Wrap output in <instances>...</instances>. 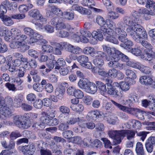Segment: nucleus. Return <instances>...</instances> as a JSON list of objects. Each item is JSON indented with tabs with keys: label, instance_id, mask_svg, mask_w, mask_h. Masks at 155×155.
I'll list each match as a JSON object with an SVG mask.
<instances>
[{
	"label": "nucleus",
	"instance_id": "nucleus-20",
	"mask_svg": "<svg viewBox=\"0 0 155 155\" xmlns=\"http://www.w3.org/2000/svg\"><path fill=\"white\" fill-rule=\"evenodd\" d=\"M97 87L96 85L95 84L90 82L89 84L86 88H85V91L87 93L94 94L97 91Z\"/></svg>",
	"mask_w": 155,
	"mask_h": 155
},
{
	"label": "nucleus",
	"instance_id": "nucleus-22",
	"mask_svg": "<svg viewBox=\"0 0 155 155\" xmlns=\"http://www.w3.org/2000/svg\"><path fill=\"white\" fill-rule=\"evenodd\" d=\"M135 151L137 155H145L143 145L140 142H138L137 143Z\"/></svg>",
	"mask_w": 155,
	"mask_h": 155
},
{
	"label": "nucleus",
	"instance_id": "nucleus-26",
	"mask_svg": "<svg viewBox=\"0 0 155 155\" xmlns=\"http://www.w3.org/2000/svg\"><path fill=\"white\" fill-rule=\"evenodd\" d=\"M55 66L54 69L56 70H59L61 67L65 64V62L64 59L62 58L58 59L57 61L54 60Z\"/></svg>",
	"mask_w": 155,
	"mask_h": 155
},
{
	"label": "nucleus",
	"instance_id": "nucleus-28",
	"mask_svg": "<svg viewBox=\"0 0 155 155\" xmlns=\"http://www.w3.org/2000/svg\"><path fill=\"white\" fill-rule=\"evenodd\" d=\"M85 33V32L84 31H81L80 32H77L74 34H73L71 35V37L75 41L78 42L80 41L81 35H84Z\"/></svg>",
	"mask_w": 155,
	"mask_h": 155
},
{
	"label": "nucleus",
	"instance_id": "nucleus-43",
	"mask_svg": "<svg viewBox=\"0 0 155 155\" xmlns=\"http://www.w3.org/2000/svg\"><path fill=\"white\" fill-rule=\"evenodd\" d=\"M62 45H63L64 48L67 51L71 53H73V50L75 46L65 42H64V44Z\"/></svg>",
	"mask_w": 155,
	"mask_h": 155
},
{
	"label": "nucleus",
	"instance_id": "nucleus-46",
	"mask_svg": "<svg viewBox=\"0 0 155 155\" xmlns=\"http://www.w3.org/2000/svg\"><path fill=\"white\" fill-rule=\"evenodd\" d=\"M129 51L133 54L136 56L140 55L142 53L141 51L139 48L138 47L132 48Z\"/></svg>",
	"mask_w": 155,
	"mask_h": 155
},
{
	"label": "nucleus",
	"instance_id": "nucleus-25",
	"mask_svg": "<svg viewBox=\"0 0 155 155\" xmlns=\"http://www.w3.org/2000/svg\"><path fill=\"white\" fill-rule=\"evenodd\" d=\"M64 42H62L59 44H57L55 48L54 51V54L57 55H61L62 54L61 51L64 48L62 45Z\"/></svg>",
	"mask_w": 155,
	"mask_h": 155
},
{
	"label": "nucleus",
	"instance_id": "nucleus-45",
	"mask_svg": "<svg viewBox=\"0 0 155 155\" xmlns=\"http://www.w3.org/2000/svg\"><path fill=\"white\" fill-rule=\"evenodd\" d=\"M116 33L118 36H127V33L120 27H116L115 29Z\"/></svg>",
	"mask_w": 155,
	"mask_h": 155
},
{
	"label": "nucleus",
	"instance_id": "nucleus-21",
	"mask_svg": "<svg viewBox=\"0 0 155 155\" xmlns=\"http://www.w3.org/2000/svg\"><path fill=\"white\" fill-rule=\"evenodd\" d=\"M137 69L142 73L146 74H151L153 72V70L151 68L143 64L139 65Z\"/></svg>",
	"mask_w": 155,
	"mask_h": 155
},
{
	"label": "nucleus",
	"instance_id": "nucleus-29",
	"mask_svg": "<svg viewBox=\"0 0 155 155\" xmlns=\"http://www.w3.org/2000/svg\"><path fill=\"white\" fill-rule=\"evenodd\" d=\"M50 14L53 13L57 15L60 16L62 15L63 12L60 9L55 6H52L51 7Z\"/></svg>",
	"mask_w": 155,
	"mask_h": 155
},
{
	"label": "nucleus",
	"instance_id": "nucleus-52",
	"mask_svg": "<svg viewBox=\"0 0 155 155\" xmlns=\"http://www.w3.org/2000/svg\"><path fill=\"white\" fill-rule=\"evenodd\" d=\"M53 50V48L48 45H43L42 47V50L44 52H51Z\"/></svg>",
	"mask_w": 155,
	"mask_h": 155
},
{
	"label": "nucleus",
	"instance_id": "nucleus-34",
	"mask_svg": "<svg viewBox=\"0 0 155 155\" xmlns=\"http://www.w3.org/2000/svg\"><path fill=\"white\" fill-rule=\"evenodd\" d=\"M62 15L65 19L68 20H72L74 18V13L72 12H64Z\"/></svg>",
	"mask_w": 155,
	"mask_h": 155
},
{
	"label": "nucleus",
	"instance_id": "nucleus-13",
	"mask_svg": "<svg viewBox=\"0 0 155 155\" xmlns=\"http://www.w3.org/2000/svg\"><path fill=\"white\" fill-rule=\"evenodd\" d=\"M72 10L77 11L81 14L90 15L91 13V11L82 7L79 6L77 4H74L71 7Z\"/></svg>",
	"mask_w": 155,
	"mask_h": 155
},
{
	"label": "nucleus",
	"instance_id": "nucleus-15",
	"mask_svg": "<svg viewBox=\"0 0 155 155\" xmlns=\"http://www.w3.org/2000/svg\"><path fill=\"white\" fill-rule=\"evenodd\" d=\"M114 10V7L107 10L108 12L107 19L108 21L109 20H110V21H113L112 20H116L119 17V15L115 12L113 11Z\"/></svg>",
	"mask_w": 155,
	"mask_h": 155
},
{
	"label": "nucleus",
	"instance_id": "nucleus-48",
	"mask_svg": "<svg viewBox=\"0 0 155 155\" xmlns=\"http://www.w3.org/2000/svg\"><path fill=\"white\" fill-rule=\"evenodd\" d=\"M118 71L115 69L112 68L109 70L108 71V77H110L112 78H115Z\"/></svg>",
	"mask_w": 155,
	"mask_h": 155
},
{
	"label": "nucleus",
	"instance_id": "nucleus-10",
	"mask_svg": "<svg viewBox=\"0 0 155 155\" xmlns=\"http://www.w3.org/2000/svg\"><path fill=\"white\" fill-rule=\"evenodd\" d=\"M20 150L25 155H32L35 150V146L33 144L21 146Z\"/></svg>",
	"mask_w": 155,
	"mask_h": 155
},
{
	"label": "nucleus",
	"instance_id": "nucleus-33",
	"mask_svg": "<svg viewBox=\"0 0 155 155\" xmlns=\"http://www.w3.org/2000/svg\"><path fill=\"white\" fill-rule=\"evenodd\" d=\"M114 52L111 54V57L114 60H119L120 59L122 53L118 50H116L114 48Z\"/></svg>",
	"mask_w": 155,
	"mask_h": 155
},
{
	"label": "nucleus",
	"instance_id": "nucleus-30",
	"mask_svg": "<svg viewBox=\"0 0 155 155\" xmlns=\"http://www.w3.org/2000/svg\"><path fill=\"white\" fill-rule=\"evenodd\" d=\"M50 118H49L48 116L46 114L45 112L42 114V116L40 118L41 121L43 124L49 125Z\"/></svg>",
	"mask_w": 155,
	"mask_h": 155
},
{
	"label": "nucleus",
	"instance_id": "nucleus-42",
	"mask_svg": "<svg viewBox=\"0 0 155 155\" xmlns=\"http://www.w3.org/2000/svg\"><path fill=\"white\" fill-rule=\"evenodd\" d=\"M93 63L95 66L100 67L103 65L104 61L102 58H96L93 60Z\"/></svg>",
	"mask_w": 155,
	"mask_h": 155
},
{
	"label": "nucleus",
	"instance_id": "nucleus-50",
	"mask_svg": "<svg viewBox=\"0 0 155 155\" xmlns=\"http://www.w3.org/2000/svg\"><path fill=\"white\" fill-rule=\"evenodd\" d=\"M69 128V126L67 121L65 123L63 122L61 123L58 127V130L62 131L68 129Z\"/></svg>",
	"mask_w": 155,
	"mask_h": 155
},
{
	"label": "nucleus",
	"instance_id": "nucleus-3",
	"mask_svg": "<svg viewBox=\"0 0 155 155\" xmlns=\"http://www.w3.org/2000/svg\"><path fill=\"white\" fill-rule=\"evenodd\" d=\"M111 101L115 106L121 110L127 113L134 115L141 120H143L144 119V112L143 111L137 108L128 107L123 106L112 100H111Z\"/></svg>",
	"mask_w": 155,
	"mask_h": 155
},
{
	"label": "nucleus",
	"instance_id": "nucleus-36",
	"mask_svg": "<svg viewBox=\"0 0 155 155\" xmlns=\"http://www.w3.org/2000/svg\"><path fill=\"white\" fill-rule=\"evenodd\" d=\"M77 60L80 64L82 65L88 61V58L86 55H82L78 57Z\"/></svg>",
	"mask_w": 155,
	"mask_h": 155
},
{
	"label": "nucleus",
	"instance_id": "nucleus-63",
	"mask_svg": "<svg viewBox=\"0 0 155 155\" xmlns=\"http://www.w3.org/2000/svg\"><path fill=\"white\" fill-rule=\"evenodd\" d=\"M18 78H22L24 76L26 69L24 67H20L18 70Z\"/></svg>",
	"mask_w": 155,
	"mask_h": 155
},
{
	"label": "nucleus",
	"instance_id": "nucleus-32",
	"mask_svg": "<svg viewBox=\"0 0 155 155\" xmlns=\"http://www.w3.org/2000/svg\"><path fill=\"white\" fill-rule=\"evenodd\" d=\"M95 51L93 48L91 47H87L84 48L83 52L85 54H90L91 56L93 57L94 56V52Z\"/></svg>",
	"mask_w": 155,
	"mask_h": 155
},
{
	"label": "nucleus",
	"instance_id": "nucleus-53",
	"mask_svg": "<svg viewBox=\"0 0 155 155\" xmlns=\"http://www.w3.org/2000/svg\"><path fill=\"white\" fill-rule=\"evenodd\" d=\"M22 100L19 97H15L13 101V103L14 106L16 107H21Z\"/></svg>",
	"mask_w": 155,
	"mask_h": 155
},
{
	"label": "nucleus",
	"instance_id": "nucleus-17",
	"mask_svg": "<svg viewBox=\"0 0 155 155\" xmlns=\"http://www.w3.org/2000/svg\"><path fill=\"white\" fill-rule=\"evenodd\" d=\"M118 61L113 60L112 61H109L107 63V65L110 68L121 70L123 68L124 64L120 63Z\"/></svg>",
	"mask_w": 155,
	"mask_h": 155
},
{
	"label": "nucleus",
	"instance_id": "nucleus-39",
	"mask_svg": "<svg viewBox=\"0 0 155 155\" xmlns=\"http://www.w3.org/2000/svg\"><path fill=\"white\" fill-rule=\"evenodd\" d=\"M29 121L27 120H22L21 122L19 123V124L18 126V127L20 128L23 129H27L30 127L31 125L28 123Z\"/></svg>",
	"mask_w": 155,
	"mask_h": 155
},
{
	"label": "nucleus",
	"instance_id": "nucleus-31",
	"mask_svg": "<svg viewBox=\"0 0 155 155\" xmlns=\"http://www.w3.org/2000/svg\"><path fill=\"white\" fill-rule=\"evenodd\" d=\"M133 42L127 40L124 42L121 43L120 45L121 47H122L126 49H130V48L133 45Z\"/></svg>",
	"mask_w": 155,
	"mask_h": 155
},
{
	"label": "nucleus",
	"instance_id": "nucleus-54",
	"mask_svg": "<svg viewBox=\"0 0 155 155\" xmlns=\"http://www.w3.org/2000/svg\"><path fill=\"white\" fill-rule=\"evenodd\" d=\"M23 120L22 116L20 115H16L14 117L13 122L15 125L17 127L20 125L19 123Z\"/></svg>",
	"mask_w": 155,
	"mask_h": 155
},
{
	"label": "nucleus",
	"instance_id": "nucleus-7",
	"mask_svg": "<svg viewBox=\"0 0 155 155\" xmlns=\"http://www.w3.org/2000/svg\"><path fill=\"white\" fill-rule=\"evenodd\" d=\"M121 130H110L108 132L109 137L114 139L115 144H118L121 142Z\"/></svg>",
	"mask_w": 155,
	"mask_h": 155
},
{
	"label": "nucleus",
	"instance_id": "nucleus-60",
	"mask_svg": "<svg viewBox=\"0 0 155 155\" xmlns=\"http://www.w3.org/2000/svg\"><path fill=\"white\" fill-rule=\"evenodd\" d=\"M94 55L93 57L103 58L106 56V54L101 51H95Z\"/></svg>",
	"mask_w": 155,
	"mask_h": 155
},
{
	"label": "nucleus",
	"instance_id": "nucleus-41",
	"mask_svg": "<svg viewBox=\"0 0 155 155\" xmlns=\"http://www.w3.org/2000/svg\"><path fill=\"white\" fill-rule=\"evenodd\" d=\"M126 74L129 78L131 79H134L137 78L135 73L132 70L127 69L126 70Z\"/></svg>",
	"mask_w": 155,
	"mask_h": 155
},
{
	"label": "nucleus",
	"instance_id": "nucleus-57",
	"mask_svg": "<svg viewBox=\"0 0 155 155\" xmlns=\"http://www.w3.org/2000/svg\"><path fill=\"white\" fill-rule=\"evenodd\" d=\"M74 95L77 99H81L84 97V94L80 90H75L74 93Z\"/></svg>",
	"mask_w": 155,
	"mask_h": 155
},
{
	"label": "nucleus",
	"instance_id": "nucleus-44",
	"mask_svg": "<svg viewBox=\"0 0 155 155\" xmlns=\"http://www.w3.org/2000/svg\"><path fill=\"white\" fill-rule=\"evenodd\" d=\"M83 144L84 146L87 147L92 146L91 138L89 137L84 138L83 140Z\"/></svg>",
	"mask_w": 155,
	"mask_h": 155
},
{
	"label": "nucleus",
	"instance_id": "nucleus-4",
	"mask_svg": "<svg viewBox=\"0 0 155 155\" xmlns=\"http://www.w3.org/2000/svg\"><path fill=\"white\" fill-rule=\"evenodd\" d=\"M0 118L5 120L12 115V111L5 103V99L0 96Z\"/></svg>",
	"mask_w": 155,
	"mask_h": 155
},
{
	"label": "nucleus",
	"instance_id": "nucleus-16",
	"mask_svg": "<svg viewBox=\"0 0 155 155\" xmlns=\"http://www.w3.org/2000/svg\"><path fill=\"white\" fill-rule=\"evenodd\" d=\"M0 19L3 23L7 26H10L14 24V22L10 17L3 14L0 13Z\"/></svg>",
	"mask_w": 155,
	"mask_h": 155
},
{
	"label": "nucleus",
	"instance_id": "nucleus-38",
	"mask_svg": "<svg viewBox=\"0 0 155 155\" xmlns=\"http://www.w3.org/2000/svg\"><path fill=\"white\" fill-rule=\"evenodd\" d=\"M107 93L108 94L110 95H114V96L117 95L118 91L116 87H112V85L108 86Z\"/></svg>",
	"mask_w": 155,
	"mask_h": 155
},
{
	"label": "nucleus",
	"instance_id": "nucleus-27",
	"mask_svg": "<svg viewBox=\"0 0 155 155\" xmlns=\"http://www.w3.org/2000/svg\"><path fill=\"white\" fill-rule=\"evenodd\" d=\"M31 37L30 39L31 44L38 42L41 38H42V36L40 34L34 32Z\"/></svg>",
	"mask_w": 155,
	"mask_h": 155
},
{
	"label": "nucleus",
	"instance_id": "nucleus-59",
	"mask_svg": "<svg viewBox=\"0 0 155 155\" xmlns=\"http://www.w3.org/2000/svg\"><path fill=\"white\" fill-rule=\"evenodd\" d=\"M59 110L61 113L64 114H69L70 111L69 108L64 105H62L59 107Z\"/></svg>",
	"mask_w": 155,
	"mask_h": 155
},
{
	"label": "nucleus",
	"instance_id": "nucleus-23",
	"mask_svg": "<svg viewBox=\"0 0 155 155\" xmlns=\"http://www.w3.org/2000/svg\"><path fill=\"white\" fill-rule=\"evenodd\" d=\"M89 83L90 82L86 79L81 78L79 80L78 83V86L80 88L85 90V88H86Z\"/></svg>",
	"mask_w": 155,
	"mask_h": 155
},
{
	"label": "nucleus",
	"instance_id": "nucleus-49",
	"mask_svg": "<svg viewBox=\"0 0 155 155\" xmlns=\"http://www.w3.org/2000/svg\"><path fill=\"white\" fill-rule=\"evenodd\" d=\"M137 133V135L140 137V139L143 141L146 138L147 135L149 133V132L146 131H141L139 132H137L136 131Z\"/></svg>",
	"mask_w": 155,
	"mask_h": 155
},
{
	"label": "nucleus",
	"instance_id": "nucleus-56",
	"mask_svg": "<svg viewBox=\"0 0 155 155\" xmlns=\"http://www.w3.org/2000/svg\"><path fill=\"white\" fill-rule=\"evenodd\" d=\"M65 25L62 20L61 19L58 23L55 26L56 30H61L65 28Z\"/></svg>",
	"mask_w": 155,
	"mask_h": 155
},
{
	"label": "nucleus",
	"instance_id": "nucleus-40",
	"mask_svg": "<svg viewBox=\"0 0 155 155\" xmlns=\"http://www.w3.org/2000/svg\"><path fill=\"white\" fill-rule=\"evenodd\" d=\"M65 92L64 90L60 87L57 88L55 91V94L58 99H61L63 98V95Z\"/></svg>",
	"mask_w": 155,
	"mask_h": 155
},
{
	"label": "nucleus",
	"instance_id": "nucleus-62",
	"mask_svg": "<svg viewBox=\"0 0 155 155\" xmlns=\"http://www.w3.org/2000/svg\"><path fill=\"white\" fill-rule=\"evenodd\" d=\"M120 88L123 91H127L130 88L129 84L127 83L124 82H120Z\"/></svg>",
	"mask_w": 155,
	"mask_h": 155
},
{
	"label": "nucleus",
	"instance_id": "nucleus-11",
	"mask_svg": "<svg viewBox=\"0 0 155 155\" xmlns=\"http://www.w3.org/2000/svg\"><path fill=\"white\" fill-rule=\"evenodd\" d=\"M10 33L14 37V39L16 40L24 41L27 38L26 35H21L19 31L15 28L12 29L10 31Z\"/></svg>",
	"mask_w": 155,
	"mask_h": 155
},
{
	"label": "nucleus",
	"instance_id": "nucleus-6",
	"mask_svg": "<svg viewBox=\"0 0 155 155\" xmlns=\"http://www.w3.org/2000/svg\"><path fill=\"white\" fill-rule=\"evenodd\" d=\"M96 22L101 27H105V28H111L115 25V23L113 21H108L106 19L105 20L104 18L100 15H98L96 18Z\"/></svg>",
	"mask_w": 155,
	"mask_h": 155
},
{
	"label": "nucleus",
	"instance_id": "nucleus-2",
	"mask_svg": "<svg viewBox=\"0 0 155 155\" xmlns=\"http://www.w3.org/2000/svg\"><path fill=\"white\" fill-rule=\"evenodd\" d=\"M137 31L135 35H133L134 34L131 33V38L136 42L138 43H141L143 47L149 50H152L153 49L152 45L148 42L146 41L147 38V35L146 30L144 28H138Z\"/></svg>",
	"mask_w": 155,
	"mask_h": 155
},
{
	"label": "nucleus",
	"instance_id": "nucleus-5",
	"mask_svg": "<svg viewBox=\"0 0 155 155\" xmlns=\"http://www.w3.org/2000/svg\"><path fill=\"white\" fill-rule=\"evenodd\" d=\"M104 27H100V29L93 31L91 34L90 33V36L92 35V38L95 39L96 41L97 40L102 41L103 38V35L105 36L107 32V30L108 29V28H105Z\"/></svg>",
	"mask_w": 155,
	"mask_h": 155
},
{
	"label": "nucleus",
	"instance_id": "nucleus-61",
	"mask_svg": "<svg viewBox=\"0 0 155 155\" xmlns=\"http://www.w3.org/2000/svg\"><path fill=\"white\" fill-rule=\"evenodd\" d=\"M63 137L65 138L69 139L73 135V132L70 130H67L64 131L62 133Z\"/></svg>",
	"mask_w": 155,
	"mask_h": 155
},
{
	"label": "nucleus",
	"instance_id": "nucleus-9",
	"mask_svg": "<svg viewBox=\"0 0 155 155\" xmlns=\"http://www.w3.org/2000/svg\"><path fill=\"white\" fill-rule=\"evenodd\" d=\"M155 146V137H149L145 143L146 149L148 152L151 153L153 150V147Z\"/></svg>",
	"mask_w": 155,
	"mask_h": 155
},
{
	"label": "nucleus",
	"instance_id": "nucleus-8",
	"mask_svg": "<svg viewBox=\"0 0 155 155\" xmlns=\"http://www.w3.org/2000/svg\"><path fill=\"white\" fill-rule=\"evenodd\" d=\"M107 31L105 35V36H106L105 40L114 44H118L119 41L114 37V34H115V33H114L113 30L111 28H108Z\"/></svg>",
	"mask_w": 155,
	"mask_h": 155
},
{
	"label": "nucleus",
	"instance_id": "nucleus-35",
	"mask_svg": "<svg viewBox=\"0 0 155 155\" xmlns=\"http://www.w3.org/2000/svg\"><path fill=\"white\" fill-rule=\"evenodd\" d=\"M23 136L28 139H35L36 138V136L35 135L32 134L31 131L28 130H24L23 132Z\"/></svg>",
	"mask_w": 155,
	"mask_h": 155
},
{
	"label": "nucleus",
	"instance_id": "nucleus-58",
	"mask_svg": "<svg viewBox=\"0 0 155 155\" xmlns=\"http://www.w3.org/2000/svg\"><path fill=\"white\" fill-rule=\"evenodd\" d=\"M151 57L150 54L147 53L145 54L142 56V58L144 60L149 61L150 64L152 65L153 61H152Z\"/></svg>",
	"mask_w": 155,
	"mask_h": 155
},
{
	"label": "nucleus",
	"instance_id": "nucleus-19",
	"mask_svg": "<svg viewBox=\"0 0 155 155\" xmlns=\"http://www.w3.org/2000/svg\"><path fill=\"white\" fill-rule=\"evenodd\" d=\"M139 81L142 84L150 85L153 83V79L149 77L143 76L140 77Z\"/></svg>",
	"mask_w": 155,
	"mask_h": 155
},
{
	"label": "nucleus",
	"instance_id": "nucleus-18",
	"mask_svg": "<svg viewBox=\"0 0 155 155\" xmlns=\"http://www.w3.org/2000/svg\"><path fill=\"white\" fill-rule=\"evenodd\" d=\"M87 116L89 117L90 120H96L98 118L101 116V112L99 111L96 110L91 111L87 114Z\"/></svg>",
	"mask_w": 155,
	"mask_h": 155
},
{
	"label": "nucleus",
	"instance_id": "nucleus-24",
	"mask_svg": "<svg viewBox=\"0 0 155 155\" xmlns=\"http://www.w3.org/2000/svg\"><path fill=\"white\" fill-rule=\"evenodd\" d=\"M29 14L30 16L36 20L41 17V14L37 9H33L31 10L29 12Z\"/></svg>",
	"mask_w": 155,
	"mask_h": 155
},
{
	"label": "nucleus",
	"instance_id": "nucleus-51",
	"mask_svg": "<svg viewBox=\"0 0 155 155\" xmlns=\"http://www.w3.org/2000/svg\"><path fill=\"white\" fill-rule=\"evenodd\" d=\"M32 87L34 90L38 92H42L44 89L43 86L40 84H34L32 86Z\"/></svg>",
	"mask_w": 155,
	"mask_h": 155
},
{
	"label": "nucleus",
	"instance_id": "nucleus-1",
	"mask_svg": "<svg viewBox=\"0 0 155 155\" xmlns=\"http://www.w3.org/2000/svg\"><path fill=\"white\" fill-rule=\"evenodd\" d=\"M123 20L124 23L128 26L126 29V31L128 35L131 38V33L135 35V33L137 32V31H138V28H144L140 25L141 21L139 18H135L131 16H126L124 18Z\"/></svg>",
	"mask_w": 155,
	"mask_h": 155
},
{
	"label": "nucleus",
	"instance_id": "nucleus-12",
	"mask_svg": "<svg viewBox=\"0 0 155 155\" xmlns=\"http://www.w3.org/2000/svg\"><path fill=\"white\" fill-rule=\"evenodd\" d=\"M15 47L18 49L22 52H24L29 49V46L24 41H16L14 43Z\"/></svg>",
	"mask_w": 155,
	"mask_h": 155
},
{
	"label": "nucleus",
	"instance_id": "nucleus-47",
	"mask_svg": "<svg viewBox=\"0 0 155 155\" xmlns=\"http://www.w3.org/2000/svg\"><path fill=\"white\" fill-rule=\"evenodd\" d=\"M78 120H77V122L79 126L82 128H85L86 127V120L84 117H78Z\"/></svg>",
	"mask_w": 155,
	"mask_h": 155
},
{
	"label": "nucleus",
	"instance_id": "nucleus-55",
	"mask_svg": "<svg viewBox=\"0 0 155 155\" xmlns=\"http://www.w3.org/2000/svg\"><path fill=\"white\" fill-rule=\"evenodd\" d=\"M104 108L107 112L111 113L114 109V107L112 106L110 102L106 103L104 106Z\"/></svg>",
	"mask_w": 155,
	"mask_h": 155
},
{
	"label": "nucleus",
	"instance_id": "nucleus-64",
	"mask_svg": "<svg viewBox=\"0 0 155 155\" xmlns=\"http://www.w3.org/2000/svg\"><path fill=\"white\" fill-rule=\"evenodd\" d=\"M93 98L92 97L87 96L84 97V102L87 105H90L92 102Z\"/></svg>",
	"mask_w": 155,
	"mask_h": 155
},
{
	"label": "nucleus",
	"instance_id": "nucleus-14",
	"mask_svg": "<svg viewBox=\"0 0 155 155\" xmlns=\"http://www.w3.org/2000/svg\"><path fill=\"white\" fill-rule=\"evenodd\" d=\"M136 131L132 130H121V137H126L128 140H131L135 137Z\"/></svg>",
	"mask_w": 155,
	"mask_h": 155
},
{
	"label": "nucleus",
	"instance_id": "nucleus-37",
	"mask_svg": "<svg viewBox=\"0 0 155 155\" xmlns=\"http://www.w3.org/2000/svg\"><path fill=\"white\" fill-rule=\"evenodd\" d=\"M96 84L97 85V87H98L100 90L101 94L106 91H107L106 86L103 83L100 81H96Z\"/></svg>",
	"mask_w": 155,
	"mask_h": 155
}]
</instances>
